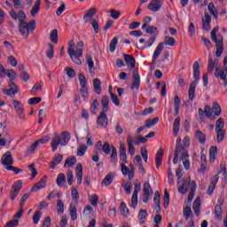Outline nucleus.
Listing matches in <instances>:
<instances>
[{"label":"nucleus","mask_w":227,"mask_h":227,"mask_svg":"<svg viewBox=\"0 0 227 227\" xmlns=\"http://www.w3.org/2000/svg\"><path fill=\"white\" fill-rule=\"evenodd\" d=\"M10 16L13 20H20L18 29L23 38H29V33H33L36 29V21L35 20L28 23L26 22L27 16L24 11H20L17 13L12 10L10 12Z\"/></svg>","instance_id":"f257e3e1"},{"label":"nucleus","mask_w":227,"mask_h":227,"mask_svg":"<svg viewBox=\"0 0 227 227\" xmlns=\"http://www.w3.org/2000/svg\"><path fill=\"white\" fill-rule=\"evenodd\" d=\"M82 52H84V42L80 41L75 44L74 40L69 41L67 54L75 65H82V61L80 59L82 58Z\"/></svg>","instance_id":"f03ea898"},{"label":"nucleus","mask_w":227,"mask_h":227,"mask_svg":"<svg viewBox=\"0 0 227 227\" xmlns=\"http://www.w3.org/2000/svg\"><path fill=\"white\" fill-rule=\"evenodd\" d=\"M187 147L185 145H182V138L178 137L176 143V150L174 153L180 155L181 153V160L183 162V166L186 171L191 169V161H189V152H187Z\"/></svg>","instance_id":"7ed1b4c3"},{"label":"nucleus","mask_w":227,"mask_h":227,"mask_svg":"<svg viewBox=\"0 0 227 227\" xmlns=\"http://www.w3.org/2000/svg\"><path fill=\"white\" fill-rule=\"evenodd\" d=\"M71 136L70 132L63 131L61 136L58 133H54L51 138V150L52 152H56L58 150V146L59 145L61 146H67L68 145V141H70Z\"/></svg>","instance_id":"20e7f679"},{"label":"nucleus","mask_w":227,"mask_h":227,"mask_svg":"<svg viewBox=\"0 0 227 227\" xmlns=\"http://www.w3.org/2000/svg\"><path fill=\"white\" fill-rule=\"evenodd\" d=\"M193 78L195 81L191 82L188 90V97L192 102L194 100V98H196V84L197 82H200V63L198 61L193 63Z\"/></svg>","instance_id":"39448f33"},{"label":"nucleus","mask_w":227,"mask_h":227,"mask_svg":"<svg viewBox=\"0 0 227 227\" xmlns=\"http://www.w3.org/2000/svg\"><path fill=\"white\" fill-rule=\"evenodd\" d=\"M148 139H146V137H143L141 136H138L136 137V141L134 142V137H132V135L129 134L127 136V145H128V149H129V155H134V153H136V148L135 146H139L140 144H145L147 143Z\"/></svg>","instance_id":"423d86ee"},{"label":"nucleus","mask_w":227,"mask_h":227,"mask_svg":"<svg viewBox=\"0 0 227 227\" xmlns=\"http://www.w3.org/2000/svg\"><path fill=\"white\" fill-rule=\"evenodd\" d=\"M12 106L20 120H26V114H24V105L22 102L17 99H12Z\"/></svg>","instance_id":"0eeeda50"},{"label":"nucleus","mask_w":227,"mask_h":227,"mask_svg":"<svg viewBox=\"0 0 227 227\" xmlns=\"http://www.w3.org/2000/svg\"><path fill=\"white\" fill-rule=\"evenodd\" d=\"M2 165L8 170V168H12L13 166V157L12 156V153L7 151L3 154L1 159Z\"/></svg>","instance_id":"6e6552de"},{"label":"nucleus","mask_w":227,"mask_h":227,"mask_svg":"<svg viewBox=\"0 0 227 227\" xmlns=\"http://www.w3.org/2000/svg\"><path fill=\"white\" fill-rule=\"evenodd\" d=\"M2 91L7 97L13 98L15 95H17V93H19V87L17 84H15V82H11L9 84V89H3Z\"/></svg>","instance_id":"1a4fd4ad"},{"label":"nucleus","mask_w":227,"mask_h":227,"mask_svg":"<svg viewBox=\"0 0 227 227\" xmlns=\"http://www.w3.org/2000/svg\"><path fill=\"white\" fill-rule=\"evenodd\" d=\"M227 68L223 67L221 70L219 69V67H216V70L215 72V77L216 79H221V81H223V86L226 88L227 86Z\"/></svg>","instance_id":"9d476101"},{"label":"nucleus","mask_w":227,"mask_h":227,"mask_svg":"<svg viewBox=\"0 0 227 227\" xmlns=\"http://www.w3.org/2000/svg\"><path fill=\"white\" fill-rule=\"evenodd\" d=\"M162 4H164V0H152L147 8L151 12H157L162 8Z\"/></svg>","instance_id":"9b49d317"},{"label":"nucleus","mask_w":227,"mask_h":227,"mask_svg":"<svg viewBox=\"0 0 227 227\" xmlns=\"http://www.w3.org/2000/svg\"><path fill=\"white\" fill-rule=\"evenodd\" d=\"M139 191H141V184H135V190L133 192L132 197H131V207L132 208L136 209L137 207V194H139Z\"/></svg>","instance_id":"f8f14e48"},{"label":"nucleus","mask_w":227,"mask_h":227,"mask_svg":"<svg viewBox=\"0 0 227 227\" xmlns=\"http://www.w3.org/2000/svg\"><path fill=\"white\" fill-rule=\"evenodd\" d=\"M189 189H192V182L191 181V177H187L184 183L178 187V192L181 194H185Z\"/></svg>","instance_id":"ddd939ff"},{"label":"nucleus","mask_w":227,"mask_h":227,"mask_svg":"<svg viewBox=\"0 0 227 227\" xmlns=\"http://www.w3.org/2000/svg\"><path fill=\"white\" fill-rule=\"evenodd\" d=\"M139 86H141V76H139V72L134 70L133 71V82L131 84V90H139Z\"/></svg>","instance_id":"4468645a"},{"label":"nucleus","mask_w":227,"mask_h":227,"mask_svg":"<svg viewBox=\"0 0 227 227\" xmlns=\"http://www.w3.org/2000/svg\"><path fill=\"white\" fill-rule=\"evenodd\" d=\"M47 185V176H44L38 183H36L32 188L33 192H38L40 189H45Z\"/></svg>","instance_id":"2eb2a0df"},{"label":"nucleus","mask_w":227,"mask_h":227,"mask_svg":"<svg viewBox=\"0 0 227 227\" xmlns=\"http://www.w3.org/2000/svg\"><path fill=\"white\" fill-rule=\"evenodd\" d=\"M216 43V58H221L223 56V52L224 51V46L223 43V35H218V41H215Z\"/></svg>","instance_id":"dca6fc26"},{"label":"nucleus","mask_w":227,"mask_h":227,"mask_svg":"<svg viewBox=\"0 0 227 227\" xmlns=\"http://www.w3.org/2000/svg\"><path fill=\"white\" fill-rule=\"evenodd\" d=\"M109 123V119L107 118V114H106V112H101L100 115L98 117L97 124L99 127H107Z\"/></svg>","instance_id":"f3484780"},{"label":"nucleus","mask_w":227,"mask_h":227,"mask_svg":"<svg viewBox=\"0 0 227 227\" xmlns=\"http://www.w3.org/2000/svg\"><path fill=\"white\" fill-rule=\"evenodd\" d=\"M120 159L123 164H127V147L123 142H120Z\"/></svg>","instance_id":"a211bd4d"},{"label":"nucleus","mask_w":227,"mask_h":227,"mask_svg":"<svg viewBox=\"0 0 227 227\" xmlns=\"http://www.w3.org/2000/svg\"><path fill=\"white\" fill-rule=\"evenodd\" d=\"M97 15V8L92 7L87 11L85 15L83 16V20L85 23L90 22V20H93V17Z\"/></svg>","instance_id":"6ab92c4d"},{"label":"nucleus","mask_w":227,"mask_h":227,"mask_svg":"<svg viewBox=\"0 0 227 227\" xmlns=\"http://www.w3.org/2000/svg\"><path fill=\"white\" fill-rule=\"evenodd\" d=\"M210 22H212V16L208 12H205L204 18L202 19V27L206 31H210Z\"/></svg>","instance_id":"aec40b11"},{"label":"nucleus","mask_w":227,"mask_h":227,"mask_svg":"<svg viewBox=\"0 0 227 227\" xmlns=\"http://www.w3.org/2000/svg\"><path fill=\"white\" fill-rule=\"evenodd\" d=\"M219 182V174H216L212 179L211 183L207 188V194L211 196V194L214 193V191L215 189V185H217V183Z\"/></svg>","instance_id":"412c9836"},{"label":"nucleus","mask_w":227,"mask_h":227,"mask_svg":"<svg viewBox=\"0 0 227 227\" xmlns=\"http://www.w3.org/2000/svg\"><path fill=\"white\" fill-rule=\"evenodd\" d=\"M86 61H87V65L89 67V72L91 75V77H93V75H95V62L93 61V58L91 57V54H88L86 56Z\"/></svg>","instance_id":"4be33fe9"},{"label":"nucleus","mask_w":227,"mask_h":227,"mask_svg":"<svg viewBox=\"0 0 227 227\" xmlns=\"http://www.w3.org/2000/svg\"><path fill=\"white\" fill-rule=\"evenodd\" d=\"M76 182L78 185L82 184V165L78 163L75 168Z\"/></svg>","instance_id":"5701e85b"},{"label":"nucleus","mask_w":227,"mask_h":227,"mask_svg":"<svg viewBox=\"0 0 227 227\" xmlns=\"http://www.w3.org/2000/svg\"><path fill=\"white\" fill-rule=\"evenodd\" d=\"M124 61L129 68H136V59L132 55L123 54Z\"/></svg>","instance_id":"b1692460"},{"label":"nucleus","mask_w":227,"mask_h":227,"mask_svg":"<svg viewBox=\"0 0 227 227\" xmlns=\"http://www.w3.org/2000/svg\"><path fill=\"white\" fill-rule=\"evenodd\" d=\"M163 50H164V43H160L153 52V63H155V61H157V59L159 58V56L162 54Z\"/></svg>","instance_id":"393cba45"},{"label":"nucleus","mask_w":227,"mask_h":227,"mask_svg":"<svg viewBox=\"0 0 227 227\" xmlns=\"http://www.w3.org/2000/svg\"><path fill=\"white\" fill-rule=\"evenodd\" d=\"M192 208H193V212L195 213V215L197 217H200V208H201V198L200 197H197L196 200H194L193 204H192Z\"/></svg>","instance_id":"a878e982"},{"label":"nucleus","mask_w":227,"mask_h":227,"mask_svg":"<svg viewBox=\"0 0 227 227\" xmlns=\"http://www.w3.org/2000/svg\"><path fill=\"white\" fill-rule=\"evenodd\" d=\"M219 65V59H212V58L209 57L208 63H207V72L208 74H212L214 72V68Z\"/></svg>","instance_id":"bb28decb"},{"label":"nucleus","mask_w":227,"mask_h":227,"mask_svg":"<svg viewBox=\"0 0 227 227\" xmlns=\"http://www.w3.org/2000/svg\"><path fill=\"white\" fill-rule=\"evenodd\" d=\"M41 4H42L41 0H35V2L34 3V6L30 11V14L32 15V17H36V15H38V12H40Z\"/></svg>","instance_id":"cd10ccee"},{"label":"nucleus","mask_w":227,"mask_h":227,"mask_svg":"<svg viewBox=\"0 0 227 227\" xmlns=\"http://www.w3.org/2000/svg\"><path fill=\"white\" fill-rule=\"evenodd\" d=\"M164 157V151H162V148L159 149V151L156 153L155 157V162H156V168H160V165L162 164V159Z\"/></svg>","instance_id":"c85d7f7f"},{"label":"nucleus","mask_w":227,"mask_h":227,"mask_svg":"<svg viewBox=\"0 0 227 227\" xmlns=\"http://www.w3.org/2000/svg\"><path fill=\"white\" fill-rule=\"evenodd\" d=\"M102 112L107 113L109 111V96H103L101 98Z\"/></svg>","instance_id":"c756f323"},{"label":"nucleus","mask_w":227,"mask_h":227,"mask_svg":"<svg viewBox=\"0 0 227 227\" xmlns=\"http://www.w3.org/2000/svg\"><path fill=\"white\" fill-rule=\"evenodd\" d=\"M102 82H100V79L95 78L93 80V88L94 91H96L97 95H100L102 93Z\"/></svg>","instance_id":"7c9ffc66"},{"label":"nucleus","mask_w":227,"mask_h":227,"mask_svg":"<svg viewBox=\"0 0 227 227\" xmlns=\"http://www.w3.org/2000/svg\"><path fill=\"white\" fill-rule=\"evenodd\" d=\"M76 163H77V158H75V156L68 157L66 160L64 168H74V166H75Z\"/></svg>","instance_id":"2f4dec72"},{"label":"nucleus","mask_w":227,"mask_h":227,"mask_svg":"<svg viewBox=\"0 0 227 227\" xmlns=\"http://www.w3.org/2000/svg\"><path fill=\"white\" fill-rule=\"evenodd\" d=\"M159 123V117H154L153 120L147 119L145 121V129H152V127H155Z\"/></svg>","instance_id":"473e14b6"},{"label":"nucleus","mask_w":227,"mask_h":227,"mask_svg":"<svg viewBox=\"0 0 227 227\" xmlns=\"http://www.w3.org/2000/svg\"><path fill=\"white\" fill-rule=\"evenodd\" d=\"M195 137L200 145H205V143H207V136H205L201 130H197L195 132Z\"/></svg>","instance_id":"72a5a7b5"},{"label":"nucleus","mask_w":227,"mask_h":227,"mask_svg":"<svg viewBox=\"0 0 227 227\" xmlns=\"http://www.w3.org/2000/svg\"><path fill=\"white\" fill-rule=\"evenodd\" d=\"M112 148V153L110 156L111 162L116 165V162H118V150H116V147L114 145H111Z\"/></svg>","instance_id":"f704fd0d"},{"label":"nucleus","mask_w":227,"mask_h":227,"mask_svg":"<svg viewBox=\"0 0 227 227\" xmlns=\"http://www.w3.org/2000/svg\"><path fill=\"white\" fill-rule=\"evenodd\" d=\"M216 132V141L217 143H221L224 140V136H226L225 129H215Z\"/></svg>","instance_id":"c9c22d12"},{"label":"nucleus","mask_w":227,"mask_h":227,"mask_svg":"<svg viewBox=\"0 0 227 227\" xmlns=\"http://www.w3.org/2000/svg\"><path fill=\"white\" fill-rule=\"evenodd\" d=\"M215 155H217V146H211L209 149V162L215 160Z\"/></svg>","instance_id":"e433bc0d"},{"label":"nucleus","mask_w":227,"mask_h":227,"mask_svg":"<svg viewBox=\"0 0 227 227\" xmlns=\"http://www.w3.org/2000/svg\"><path fill=\"white\" fill-rule=\"evenodd\" d=\"M215 155H217V146H211L209 149V162L215 160Z\"/></svg>","instance_id":"4c0bfd02"},{"label":"nucleus","mask_w":227,"mask_h":227,"mask_svg":"<svg viewBox=\"0 0 227 227\" xmlns=\"http://www.w3.org/2000/svg\"><path fill=\"white\" fill-rule=\"evenodd\" d=\"M113 180H114V175L111 173L107 174L103 179L102 185H111L113 184Z\"/></svg>","instance_id":"58836bf2"},{"label":"nucleus","mask_w":227,"mask_h":227,"mask_svg":"<svg viewBox=\"0 0 227 227\" xmlns=\"http://www.w3.org/2000/svg\"><path fill=\"white\" fill-rule=\"evenodd\" d=\"M179 130H180V117H177L175 119L173 123V132L176 137L178 136Z\"/></svg>","instance_id":"ea45409f"},{"label":"nucleus","mask_w":227,"mask_h":227,"mask_svg":"<svg viewBox=\"0 0 227 227\" xmlns=\"http://www.w3.org/2000/svg\"><path fill=\"white\" fill-rule=\"evenodd\" d=\"M207 10L209 13L213 15V17L217 20L218 13H217V9H215V5H214V3H209L207 5Z\"/></svg>","instance_id":"a19ab883"},{"label":"nucleus","mask_w":227,"mask_h":227,"mask_svg":"<svg viewBox=\"0 0 227 227\" xmlns=\"http://www.w3.org/2000/svg\"><path fill=\"white\" fill-rule=\"evenodd\" d=\"M69 214L72 221H77V207L74 205L69 207Z\"/></svg>","instance_id":"79ce46f5"},{"label":"nucleus","mask_w":227,"mask_h":227,"mask_svg":"<svg viewBox=\"0 0 227 227\" xmlns=\"http://www.w3.org/2000/svg\"><path fill=\"white\" fill-rule=\"evenodd\" d=\"M207 169V156L202 154L200 156V168L199 169L200 173H203Z\"/></svg>","instance_id":"37998d69"},{"label":"nucleus","mask_w":227,"mask_h":227,"mask_svg":"<svg viewBox=\"0 0 227 227\" xmlns=\"http://www.w3.org/2000/svg\"><path fill=\"white\" fill-rule=\"evenodd\" d=\"M143 193L144 196H150V194L153 193V191H152V186H150V183L144 184Z\"/></svg>","instance_id":"c03bdc74"},{"label":"nucleus","mask_w":227,"mask_h":227,"mask_svg":"<svg viewBox=\"0 0 227 227\" xmlns=\"http://www.w3.org/2000/svg\"><path fill=\"white\" fill-rule=\"evenodd\" d=\"M183 214L185 221H189V217L192 215V209H191L190 206H186L184 207Z\"/></svg>","instance_id":"a18cd8bd"},{"label":"nucleus","mask_w":227,"mask_h":227,"mask_svg":"<svg viewBox=\"0 0 227 227\" xmlns=\"http://www.w3.org/2000/svg\"><path fill=\"white\" fill-rule=\"evenodd\" d=\"M215 215L217 221H221L223 219V208L221 207V205H216L215 207Z\"/></svg>","instance_id":"49530a36"},{"label":"nucleus","mask_w":227,"mask_h":227,"mask_svg":"<svg viewBox=\"0 0 227 227\" xmlns=\"http://www.w3.org/2000/svg\"><path fill=\"white\" fill-rule=\"evenodd\" d=\"M56 182L59 187H62L65 182H67V177L65 176V174L63 173L59 174Z\"/></svg>","instance_id":"de8ad7c7"},{"label":"nucleus","mask_w":227,"mask_h":227,"mask_svg":"<svg viewBox=\"0 0 227 227\" xmlns=\"http://www.w3.org/2000/svg\"><path fill=\"white\" fill-rule=\"evenodd\" d=\"M121 214L124 215V217H129V215H130L129 207H127V204H125V202L121 203Z\"/></svg>","instance_id":"09e8293b"},{"label":"nucleus","mask_w":227,"mask_h":227,"mask_svg":"<svg viewBox=\"0 0 227 227\" xmlns=\"http://www.w3.org/2000/svg\"><path fill=\"white\" fill-rule=\"evenodd\" d=\"M78 79L80 82L81 88H87L88 82H86V76L82 73L78 74Z\"/></svg>","instance_id":"8fccbe9b"},{"label":"nucleus","mask_w":227,"mask_h":227,"mask_svg":"<svg viewBox=\"0 0 227 227\" xmlns=\"http://www.w3.org/2000/svg\"><path fill=\"white\" fill-rule=\"evenodd\" d=\"M46 57L49 58V59H52L54 58V45H52V43H48Z\"/></svg>","instance_id":"3c124183"},{"label":"nucleus","mask_w":227,"mask_h":227,"mask_svg":"<svg viewBox=\"0 0 227 227\" xmlns=\"http://www.w3.org/2000/svg\"><path fill=\"white\" fill-rule=\"evenodd\" d=\"M213 111L215 116H221V113H223L221 106H219V104L215 101L213 103Z\"/></svg>","instance_id":"603ef678"},{"label":"nucleus","mask_w":227,"mask_h":227,"mask_svg":"<svg viewBox=\"0 0 227 227\" xmlns=\"http://www.w3.org/2000/svg\"><path fill=\"white\" fill-rule=\"evenodd\" d=\"M87 150H88V145L82 144L77 150L76 155L78 157H82L84 155V153H86Z\"/></svg>","instance_id":"864d4df0"},{"label":"nucleus","mask_w":227,"mask_h":227,"mask_svg":"<svg viewBox=\"0 0 227 227\" xmlns=\"http://www.w3.org/2000/svg\"><path fill=\"white\" fill-rule=\"evenodd\" d=\"M196 188H197L196 182L192 181V189L188 195V201H192V199L194 198V193L196 192Z\"/></svg>","instance_id":"5fc2aeb1"},{"label":"nucleus","mask_w":227,"mask_h":227,"mask_svg":"<svg viewBox=\"0 0 227 227\" xmlns=\"http://www.w3.org/2000/svg\"><path fill=\"white\" fill-rule=\"evenodd\" d=\"M215 130H224V119L219 118L216 121Z\"/></svg>","instance_id":"6e6d98bb"},{"label":"nucleus","mask_w":227,"mask_h":227,"mask_svg":"<svg viewBox=\"0 0 227 227\" xmlns=\"http://www.w3.org/2000/svg\"><path fill=\"white\" fill-rule=\"evenodd\" d=\"M176 40L172 36H165V45H169V47H175Z\"/></svg>","instance_id":"4d7b16f0"},{"label":"nucleus","mask_w":227,"mask_h":227,"mask_svg":"<svg viewBox=\"0 0 227 227\" xmlns=\"http://www.w3.org/2000/svg\"><path fill=\"white\" fill-rule=\"evenodd\" d=\"M20 189H22V181H17L13 184L12 188L11 191L14 192H20Z\"/></svg>","instance_id":"13d9d810"},{"label":"nucleus","mask_w":227,"mask_h":227,"mask_svg":"<svg viewBox=\"0 0 227 227\" xmlns=\"http://www.w3.org/2000/svg\"><path fill=\"white\" fill-rule=\"evenodd\" d=\"M98 99H94V101L92 102L91 106H90V113L91 114H97V111L98 109Z\"/></svg>","instance_id":"bf43d9fd"},{"label":"nucleus","mask_w":227,"mask_h":227,"mask_svg":"<svg viewBox=\"0 0 227 227\" xmlns=\"http://www.w3.org/2000/svg\"><path fill=\"white\" fill-rule=\"evenodd\" d=\"M217 31H219V27H215L211 31V40L212 42L219 41V35H216Z\"/></svg>","instance_id":"052dcab7"},{"label":"nucleus","mask_w":227,"mask_h":227,"mask_svg":"<svg viewBox=\"0 0 227 227\" xmlns=\"http://www.w3.org/2000/svg\"><path fill=\"white\" fill-rule=\"evenodd\" d=\"M50 40L52 43H58V29H53L50 35Z\"/></svg>","instance_id":"680f3d73"},{"label":"nucleus","mask_w":227,"mask_h":227,"mask_svg":"<svg viewBox=\"0 0 227 227\" xmlns=\"http://www.w3.org/2000/svg\"><path fill=\"white\" fill-rule=\"evenodd\" d=\"M116 45H118V38L114 37L110 42V46H109L110 52H114L116 51Z\"/></svg>","instance_id":"e2e57ef3"},{"label":"nucleus","mask_w":227,"mask_h":227,"mask_svg":"<svg viewBox=\"0 0 227 227\" xmlns=\"http://www.w3.org/2000/svg\"><path fill=\"white\" fill-rule=\"evenodd\" d=\"M164 203H163V207L164 208H168V207L169 206V192H168V190L165 189L164 191Z\"/></svg>","instance_id":"0e129e2a"},{"label":"nucleus","mask_w":227,"mask_h":227,"mask_svg":"<svg viewBox=\"0 0 227 227\" xmlns=\"http://www.w3.org/2000/svg\"><path fill=\"white\" fill-rule=\"evenodd\" d=\"M57 210L59 214H63L65 212V204L63 203V200H59L57 201Z\"/></svg>","instance_id":"69168bd1"},{"label":"nucleus","mask_w":227,"mask_h":227,"mask_svg":"<svg viewBox=\"0 0 227 227\" xmlns=\"http://www.w3.org/2000/svg\"><path fill=\"white\" fill-rule=\"evenodd\" d=\"M102 150L104 153H106V155H109V153H111L112 148L109 145V142H105V144L102 146Z\"/></svg>","instance_id":"338daca9"},{"label":"nucleus","mask_w":227,"mask_h":227,"mask_svg":"<svg viewBox=\"0 0 227 227\" xmlns=\"http://www.w3.org/2000/svg\"><path fill=\"white\" fill-rule=\"evenodd\" d=\"M19 226V221L18 220H11L6 224L5 227H17Z\"/></svg>","instance_id":"774afa93"}]
</instances>
